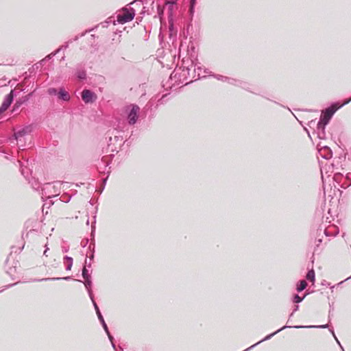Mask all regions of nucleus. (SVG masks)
<instances>
[{"mask_svg":"<svg viewBox=\"0 0 351 351\" xmlns=\"http://www.w3.org/2000/svg\"><path fill=\"white\" fill-rule=\"evenodd\" d=\"M298 306H295V308H294V310H293V312H295V311H298Z\"/></svg>","mask_w":351,"mask_h":351,"instance_id":"obj_39","label":"nucleus"},{"mask_svg":"<svg viewBox=\"0 0 351 351\" xmlns=\"http://www.w3.org/2000/svg\"><path fill=\"white\" fill-rule=\"evenodd\" d=\"M318 152L319 155L325 159L330 158L332 155L331 150L327 146H324L322 147L321 148H318Z\"/></svg>","mask_w":351,"mask_h":351,"instance_id":"obj_7","label":"nucleus"},{"mask_svg":"<svg viewBox=\"0 0 351 351\" xmlns=\"http://www.w3.org/2000/svg\"><path fill=\"white\" fill-rule=\"evenodd\" d=\"M82 276L85 280V281L84 282V285L85 287L88 289V271L86 266H84L82 269Z\"/></svg>","mask_w":351,"mask_h":351,"instance_id":"obj_16","label":"nucleus"},{"mask_svg":"<svg viewBox=\"0 0 351 351\" xmlns=\"http://www.w3.org/2000/svg\"><path fill=\"white\" fill-rule=\"evenodd\" d=\"M106 179H107V178H106L103 179V182H104V183H105V182H106Z\"/></svg>","mask_w":351,"mask_h":351,"instance_id":"obj_44","label":"nucleus"},{"mask_svg":"<svg viewBox=\"0 0 351 351\" xmlns=\"http://www.w3.org/2000/svg\"><path fill=\"white\" fill-rule=\"evenodd\" d=\"M90 299L93 303V305L95 306V311H96V313H97V317H98V319H102L103 316L99 311V307L97 306V304L95 303V300H93V298L90 296Z\"/></svg>","mask_w":351,"mask_h":351,"instance_id":"obj_20","label":"nucleus"},{"mask_svg":"<svg viewBox=\"0 0 351 351\" xmlns=\"http://www.w3.org/2000/svg\"><path fill=\"white\" fill-rule=\"evenodd\" d=\"M330 331H331V332H332V334L333 337H335V340L337 341V342L338 343H339V341H338L337 338L336 337V336H335V335L334 331H333L332 330H330Z\"/></svg>","mask_w":351,"mask_h":351,"instance_id":"obj_34","label":"nucleus"},{"mask_svg":"<svg viewBox=\"0 0 351 351\" xmlns=\"http://www.w3.org/2000/svg\"><path fill=\"white\" fill-rule=\"evenodd\" d=\"M63 263L64 265H65L66 270H71L73 265V258L68 256H65L63 258Z\"/></svg>","mask_w":351,"mask_h":351,"instance_id":"obj_12","label":"nucleus"},{"mask_svg":"<svg viewBox=\"0 0 351 351\" xmlns=\"http://www.w3.org/2000/svg\"><path fill=\"white\" fill-rule=\"evenodd\" d=\"M325 127L326 125H319V124H317V133L318 138L320 139H324L326 137Z\"/></svg>","mask_w":351,"mask_h":351,"instance_id":"obj_11","label":"nucleus"},{"mask_svg":"<svg viewBox=\"0 0 351 351\" xmlns=\"http://www.w3.org/2000/svg\"><path fill=\"white\" fill-rule=\"evenodd\" d=\"M82 98L85 104H88V89H84L82 91Z\"/></svg>","mask_w":351,"mask_h":351,"instance_id":"obj_21","label":"nucleus"},{"mask_svg":"<svg viewBox=\"0 0 351 351\" xmlns=\"http://www.w3.org/2000/svg\"><path fill=\"white\" fill-rule=\"evenodd\" d=\"M9 106L10 105L2 103L0 107V113L5 112L9 108Z\"/></svg>","mask_w":351,"mask_h":351,"instance_id":"obj_27","label":"nucleus"},{"mask_svg":"<svg viewBox=\"0 0 351 351\" xmlns=\"http://www.w3.org/2000/svg\"><path fill=\"white\" fill-rule=\"evenodd\" d=\"M102 189H104V187H103ZM102 190H103V189H101V190L99 191V193H101V191H102Z\"/></svg>","mask_w":351,"mask_h":351,"instance_id":"obj_47","label":"nucleus"},{"mask_svg":"<svg viewBox=\"0 0 351 351\" xmlns=\"http://www.w3.org/2000/svg\"><path fill=\"white\" fill-rule=\"evenodd\" d=\"M63 252H67V249L64 248L62 250Z\"/></svg>","mask_w":351,"mask_h":351,"instance_id":"obj_40","label":"nucleus"},{"mask_svg":"<svg viewBox=\"0 0 351 351\" xmlns=\"http://www.w3.org/2000/svg\"><path fill=\"white\" fill-rule=\"evenodd\" d=\"M60 279V278H51V280H59Z\"/></svg>","mask_w":351,"mask_h":351,"instance_id":"obj_43","label":"nucleus"},{"mask_svg":"<svg viewBox=\"0 0 351 351\" xmlns=\"http://www.w3.org/2000/svg\"><path fill=\"white\" fill-rule=\"evenodd\" d=\"M304 298V297H300L298 295H295L294 297H293V302H295V303H299V302H301L303 299Z\"/></svg>","mask_w":351,"mask_h":351,"instance_id":"obj_25","label":"nucleus"},{"mask_svg":"<svg viewBox=\"0 0 351 351\" xmlns=\"http://www.w3.org/2000/svg\"><path fill=\"white\" fill-rule=\"evenodd\" d=\"M324 233L326 236H330V235H335L337 234V232L336 231V227L335 226H329L328 228H326L324 230Z\"/></svg>","mask_w":351,"mask_h":351,"instance_id":"obj_15","label":"nucleus"},{"mask_svg":"<svg viewBox=\"0 0 351 351\" xmlns=\"http://www.w3.org/2000/svg\"><path fill=\"white\" fill-rule=\"evenodd\" d=\"M123 143V138H120L118 136H114V137H109V143L108 145V149L112 152H118L117 149L121 147Z\"/></svg>","mask_w":351,"mask_h":351,"instance_id":"obj_6","label":"nucleus"},{"mask_svg":"<svg viewBox=\"0 0 351 351\" xmlns=\"http://www.w3.org/2000/svg\"><path fill=\"white\" fill-rule=\"evenodd\" d=\"M60 182H56L54 184L46 183L42 187V197L51 198L58 195L60 193Z\"/></svg>","mask_w":351,"mask_h":351,"instance_id":"obj_1","label":"nucleus"},{"mask_svg":"<svg viewBox=\"0 0 351 351\" xmlns=\"http://www.w3.org/2000/svg\"><path fill=\"white\" fill-rule=\"evenodd\" d=\"M135 16V10L133 8H125L123 10V14L117 15V22L120 24L131 21Z\"/></svg>","mask_w":351,"mask_h":351,"instance_id":"obj_4","label":"nucleus"},{"mask_svg":"<svg viewBox=\"0 0 351 351\" xmlns=\"http://www.w3.org/2000/svg\"><path fill=\"white\" fill-rule=\"evenodd\" d=\"M346 180L348 181H349V183L347 184L346 187L347 186H349L351 185V173H348L347 175H346ZM344 188H346V186H343Z\"/></svg>","mask_w":351,"mask_h":351,"instance_id":"obj_29","label":"nucleus"},{"mask_svg":"<svg viewBox=\"0 0 351 351\" xmlns=\"http://www.w3.org/2000/svg\"><path fill=\"white\" fill-rule=\"evenodd\" d=\"M14 90H12L10 93L5 97L4 100L3 101V104H6L10 106L14 96Z\"/></svg>","mask_w":351,"mask_h":351,"instance_id":"obj_14","label":"nucleus"},{"mask_svg":"<svg viewBox=\"0 0 351 351\" xmlns=\"http://www.w3.org/2000/svg\"><path fill=\"white\" fill-rule=\"evenodd\" d=\"M106 23H108V22H106V23H101L102 27H107Z\"/></svg>","mask_w":351,"mask_h":351,"instance_id":"obj_36","label":"nucleus"},{"mask_svg":"<svg viewBox=\"0 0 351 351\" xmlns=\"http://www.w3.org/2000/svg\"><path fill=\"white\" fill-rule=\"evenodd\" d=\"M70 278H71L70 277H65V278H64L63 279H64V280H69V279H70Z\"/></svg>","mask_w":351,"mask_h":351,"instance_id":"obj_41","label":"nucleus"},{"mask_svg":"<svg viewBox=\"0 0 351 351\" xmlns=\"http://www.w3.org/2000/svg\"><path fill=\"white\" fill-rule=\"evenodd\" d=\"M322 179L323 183L324 184V177L322 172Z\"/></svg>","mask_w":351,"mask_h":351,"instance_id":"obj_37","label":"nucleus"},{"mask_svg":"<svg viewBox=\"0 0 351 351\" xmlns=\"http://www.w3.org/2000/svg\"><path fill=\"white\" fill-rule=\"evenodd\" d=\"M340 106H337L336 105H333L331 107L326 108L321 115L320 119L317 124L319 125H326L334 113Z\"/></svg>","mask_w":351,"mask_h":351,"instance_id":"obj_3","label":"nucleus"},{"mask_svg":"<svg viewBox=\"0 0 351 351\" xmlns=\"http://www.w3.org/2000/svg\"><path fill=\"white\" fill-rule=\"evenodd\" d=\"M58 98L63 101H69L70 99V95L67 91L63 88H61L58 91Z\"/></svg>","mask_w":351,"mask_h":351,"instance_id":"obj_10","label":"nucleus"},{"mask_svg":"<svg viewBox=\"0 0 351 351\" xmlns=\"http://www.w3.org/2000/svg\"><path fill=\"white\" fill-rule=\"evenodd\" d=\"M195 3V0H191V10H193V6Z\"/></svg>","mask_w":351,"mask_h":351,"instance_id":"obj_32","label":"nucleus"},{"mask_svg":"<svg viewBox=\"0 0 351 351\" xmlns=\"http://www.w3.org/2000/svg\"><path fill=\"white\" fill-rule=\"evenodd\" d=\"M48 250H49V248L47 247H46V249H45V250L44 251V253H43V254L45 256H47V252Z\"/></svg>","mask_w":351,"mask_h":351,"instance_id":"obj_35","label":"nucleus"},{"mask_svg":"<svg viewBox=\"0 0 351 351\" xmlns=\"http://www.w3.org/2000/svg\"><path fill=\"white\" fill-rule=\"evenodd\" d=\"M88 243V239H83L81 242V245L83 247H86V244Z\"/></svg>","mask_w":351,"mask_h":351,"instance_id":"obj_31","label":"nucleus"},{"mask_svg":"<svg viewBox=\"0 0 351 351\" xmlns=\"http://www.w3.org/2000/svg\"><path fill=\"white\" fill-rule=\"evenodd\" d=\"M21 173H22V174H23V175H24V171H23V170H21Z\"/></svg>","mask_w":351,"mask_h":351,"instance_id":"obj_48","label":"nucleus"},{"mask_svg":"<svg viewBox=\"0 0 351 351\" xmlns=\"http://www.w3.org/2000/svg\"><path fill=\"white\" fill-rule=\"evenodd\" d=\"M203 70V68L202 67V66L200 65L199 63H195L194 64V71L195 73H197V76L198 77H204V74H210V72L208 70V69H204V71H202Z\"/></svg>","mask_w":351,"mask_h":351,"instance_id":"obj_8","label":"nucleus"},{"mask_svg":"<svg viewBox=\"0 0 351 351\" xmlns=\"http://www.w3.org/2000/svg\"><path fill=\"white\" fill-rule=\"evenodd\" d=\"M328 324L319 325V326H285L282 327L281 328L278 329V330H276V332H274L267 335L263 339L259 341L256 343L252 345V346L249 347L248 348H247L246 350H245L243 351H248L249 350H250L251 348H254V346H256L258 343H261V342H263L264 341L269 339L271 337H273L274 335H275L276 334H277L280 331H281V330H284V329H285L287 328H328Z\"/></svg>","mask_w":351,"mask_h":351,"instance_id":"obj_2","label":"nucleus"},{"mask_svg":"<svg viewBox=\"0 0 351 351\" xmlns=\"http://www.w3.org/2000/svg\"><path fill=\"white\" fill-rule=\"evenodd\" d=\"M306 279L314 283L315 282V271L313 269H311L308 271L306 274Z\"/></svg>","mask_w":351,"mask_h":351,"instance_id":"obj_19","label":"nucleus"},{"mask_svg":"<svg viewBox=\"0 0 351 351\" xmlns=\"http://www.w3.org/2000/svg\"><path fill=\"white\" fill-rule=\"evenodd\" d=\"M128 110H129V113L128 114V123L130 125H134L137 121L138 113L140 108L136 105H131L128 107Z\"/></svg>","mask_w":351,"mask_h":351,"instance_id":"obj_5","label":"nucleus"},{"mask_svg":"<svg viewBox=\"0 0 351 351\" xmlns=\"http://www.w3.org/2000/svg\"><path fill=\"white\" fill-rule=\"evenodd\" d=\"M350 101H351V98L350 99L347 100L346 101H345L343 104H348Z\"/></svg>","mask_w":351,"mask_h":351,"instance_id":"obj_38","label":"nucleus"},{"mask_svg":"<svg viewBox=\"0 0 351 351\" xmlns=\"http://www.w3.org/2000/svg\"><path fill=\"white\" fill-rule=\"evenodd\" d=\"M307 286V283L305 280H300L297 286V291H303Z\"/></svg>","mask_w":351,"mask_h":351,"instance_id":"obj_18","label":"nucleus"},{"mask_svg":"<svg viewBox=\"0 0 351 351\" xmlns=\"http://www.w3.org/2000/svg\"><path fill=\"white\" fill-rule=\"evenodd\" d=\"M31 132L30 126H27L14 133V137L16 140H19L20 138L28 134Z\"/></svg>","mask_w":351,"mask_h":351,"instance_id":"obj_9","label":"nucleus"},{"mask_svg":"<svg viewBox=\"0 0 351 351\" xmlns=\"http://www.w3.org/2000/svg\"><path fill=\"white\" fill-rule=\"evenodd\" d=\"M341 178V173H335L332 179L334 180V181H335L337 182H339Z\"/></svg>","mask_w":351,"mask_h":351,"instance_id":"obj_28","label":"nucleus"},{"mask_svg":"<svg viewBox=\"0 0 351 351\" xmlns=\"http://www.w3.org/2000/svg\"><path fill=\"white\" fill-rule=\"evenodd\" d=\"M9 106L10 105L2 103L0 107V113L5 112L9 108Z\"/></svg>","mask_w":351,"mask_h":351,"instance_id":"obj_26","label":"nucleus"},{"mask_svg":"<svg viewBox=\"0 0 351 351\" xmlns=\"http://www.w3.org/2000/svg\"><path fill=\"white\" fill-rule=\"evenodd\" d=\"M59 50H60V49H59L57 51H56L55 53H51V54L48 55V56H47V58H50L51 56H55V55H56V53Z\"/></svg>","mask_w":351,"mask_h":351,"instance_id":"obj_33","label":"nucleus"},{"mask_svg":"<svg viewBox=\"0 0 351 351\" xmlns=\"http://www.w3.org/2000/svg\"><path fill=\"white\" fill-rule=\"evenodd\" d=\"M77 76L80 80H84L86 77V73L85 71H80L77 73Z\"/></svg>","mask_w":351,"mask_h":351,"instance_id":"obj_22","label":"nucleus"},{"mask_svg":"<svg viewBox=\"0 0 351 351\" xmlns=\"http://www.w3.org/2000/svg\"><path fill=\"white\" fill-rule=\"evenodd\" d=\"M93 255H91L90 256H89V259H93Z\"/></svg>","mask_w":351,"mask_h":351,"instance_id":"obj_42","label":"nucleus"},{"mask_svg":"<svg viewBox=\"0 0 351 351\" xmlns=\"http://www.w3.org/2000/svg\"><path fill=\"white\" fill-rule=\"evenodd\" d=\"M213 76L217 79L218 80H221V81H223V82H227L229 84H234V82H236L237 81L234 79H232V78H230V77H226V76H223V75H213Z\"/></svg>","mask_w":351,"mask_h":351,"instance_id":"obj_13","label":"nucleus"},{"mask_svg":"<svg viewBox=\"0 0 351 351\" xmlns=\"http://www.w3.org/2000/svg\"><path fill=\"white\" fill-rule=\"evenodd\" d=\"M100 322L101 323L102 326H103V328L105 330L106 332L107 333L108 336V338L110 339V340L112 341V337L111 336V335L110 334V332L108 330V326L104 321V319L102 318V319H99Z\"/></svg>","mask_w":351,"mask_h":351,"instance_id":"obj_17","label":"nucleus"},{"mask_svg":"<svg viewBox=\"0 0 351 351\" xmlns=\"http://www.w3.org/2000/svg\"><path fill=\"white\" fill-rule=\"evenodd\" d=\"M93 30V29H89V30H88V32H92Z\"/></svg>","mask_w":351,"mask_h":351,"instance_id":"obj_46","label":"nucleus"},{"mask_svg":"<svg viewBox=\"0 0 351 351\" xmlns=\"http://www.w3.org/2000/svg\"><path fill=\"white\" fill-rule=\"evenodd\" d=\"M93 218H94V221L92 223V226H91V228H92L91 235H93V232L95 231V223L96 216L95 215L93 217Z\"/></svg>","mask_w":351,"mask_h":351,"instance_id":"obj_30","label":"nucleus"},{"mask_svg":"<svg viewBox=\"0 0 351 351\" xmlns=\"http://www.w3.org/2000/svg\"><path fill=\"white\" fill-rule=\"evenodd\" d=\"M350 278H351V276L350 277L347 278L345 280H348Z\"/></svg>","mask_w":351,"mask_h":351,"instance_id":"obj_45","label":"nucleus"},{"mask_svg":"<svg viewBox=\"0 0 351 351\" xmlns=\"http://www.w3.org/2000/svg\"><path fill=\"white\" fill-rule=\"evenodd\" d=\"M97 99V95L93 93V92H90L89 90V103L90 102H93L94 101H95Z\"/></svg>","mask_w":351,"mask_h":351,"instance_id":"obj_24","label":"nucleus"},{"mask_svg":"<svg viewBox=\"0 0 351 351\" xmlns=\"http://www.w3.org/2000/svg\"><path fill=\"white\" fill-rule=\"evenodd\" d=\"M47 93L50 95H58V92L57 89H56L54 88H49L48 90H47Z\"/></svg>","mask_w":351,"mask_h":351,"instance_id":"obj_23","label":"nucleus"}]
</instances>
